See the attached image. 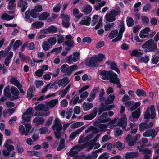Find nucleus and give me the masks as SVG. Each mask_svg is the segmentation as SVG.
Returning a JSON list of instances; mask_svg holds the SVG:
<instances>
[{
  "label": "nucleus",
  "instance_id": "obj_1",
  "mask_svg": "<svg viewBox=\"0 0 159 159\" xmlns=\"http://www.w3.org/2000/svg\"><path fill=\"white\" fill-rule=\"evenodd\" d=\"M99 74L104 80H109L110 83L115 84L120 83V80L117 77V75L112 71L101 70L99 71Z\"/></svg>",
  "mask_w": 159,
  "mask_h": 159
},
{
  "label": "nucleus",
  "instance_id": "obj_2",
  "mask_svg": "<svg viewBox=\"0 0 159 159\" xmlns=\"http://www.w3.org/2000/svg\"><path fill=\"white\" fill-rule=\"evenodd\" d=\"M105 58V55L103 54H100L98 56H93L86 62L85 65L90 68L97 67L98 66L99 62H102Z\"/></svg>",
  "mask_w": 159,
  "mask_h": 159
},
{
  "label": "nucleus",
  "instance_id": "obj_3",
  "mask_svg": "<svg viewBox=\"0 0 159 159\" xmlns=\"http://www.w3.org/2000/svg\"><path fill=\"white\" fill-rule=\"evenodd\" d=\"M142 48L145 49L144 52H153L157 49V43H155L153 39H151L142 45Z\"/></svg>",
  "mask_w": 159,
  "mask_h": 159
},
{
  "label": "nucleus",
  "instance_id": "obj_4",
  "mask_svg": "<svg viewBox=\"0 0 159 159\" xmlns=\"http://www.w3.org/2000/svg\"><path fill=\"white\" fill-rule=\"evenodd\" d=\"M78 68L77 65H73L69 66L67 64H64L61 67V71L63 73H66L64 76H69L72 74V72Z\"/></svg>",
  "mask_w": 159,
  "mask_h": 159
},
{
  "label": "nucleus",
  "instance_id": "obj_5",
  "mask_svg": "<svg viewBox=\"0 0 159 159\" xmlns=\"http://www.w3.org/2000/svg\"><path fill=\"white\" fill-rule=\"evenodd\" d=\"M156 116V112L155 107L154 105H152L150 107V109L149 108H147L144 113V118L146 120L143 123H146L147 124L150 118L153 119Z\"/></svg>",
  "mask_w": 159,
  "mask_h": 159
},
{
  "label": "nucleus",
  "instance_id": "obj_6",
  "mask_svg": "<svg viewBox=\"0 0 159 159\" xmlns=\"http://www.w3.org/2000/svg\"><path fill=\"white\" fill-rule=\"evenodd\" d=\"M61 16L62 19V26L65 28H68L70 25L69 22L70 19V16L62 13H61Z\"/></svg>",
  "mask_w": 159,
  "mask_h": 159
},
{
  "label": "nucleus",
  "instance_id": "obj_7",
  "mask_svg": "<svg viewBox=\"0 0 159 159\" xmlns=\"http://www.w3.org/2000/svg\"><path fill=\"white\" fill-rule=\"evenodd\" d=\"M52 128L53 131L56 130L58 131H61L62 130V124L59 121L58 118L55 119L52 126Z\"/></svg>",
  "mask_w": 159,
  "mask_h": 159
},
{
  "label": "nucleus",
  "instance_id": "obj_8",
  "mask_svg": "<svg viewBox=\"0 0 159 159\" xmlns=\"http://www.w3.org/2000/svg\"><path fill=\"white\" fill-rule=\"evenodd\" d=\"M141 110L139 108L134 111L131 114V116L129 117V120L131 121H135V119H138L140 115Z\"/></svg>",
  "mask_w": 159,
  "mask_h": 159
},
{
  "label": "nucleus",
  "instance_id": "obj_9",
  "mask_svg": "<svg viewBox=\"0 0 159 159\" xmlns=\"http://www.w3.org/2000/svg\"><path fill=\"white\" fill-rule=\"evenodd\" d=\"M17 5L18 7H22L20 11L22 13L25 11L28 7L27 0H19L17 2Z\"/></svg>",
  "mask_w": 159,
  "mask_h": 159
},
{
  "label": "nucleus",
  "instance_id": "obj_10",
  "mask_svg": "<svg viewBox=\"0 0 159 159\" xmlns=\"http://www.w3.org/2000/svg\"><path fill=\"white\" fill-rule=\"evenodd\" d=\"M108 116L107 112H104L97 119L101 123H106L110 120V118H107Z\"/></svg>",
  "mask_w": 159,
  "mask_h": 159
},
{
  "label": "nucleus",
  "instance_id": "obj_11",
  "mask_svg": "<svg viewBox=\"0 0 159 159\" xmlns=\"http://www.w3.org/2000/svg\"><path fill=\"white\" fill-rule=\"evenodd\" d=\"M58 85L61 87L64 85V86H66L69 82V78L68 77H65L59 80H57Z\"/></svg>",
  "mask_w": 159,
  "mask_h": 159
},
{
  "label": "nucleus",
  "instance_id": "obj_12",
  "mask_svg": "<svg viewBox=\"0 0 159 159\" xmlns=\"http://www.w3.org/2000/svg\"><path fill=\"white\" fill-rule=\"evenodd\" d=\"M139 155L137 152H126L125 155V159H133L137 158Z\"/></svg>",
  "mask_w": 159,
  "mask_h": 159
},
{
  "label": "nucleus",
  "instance_id": "obj_13",
  "mask_svg": "<svg viewBox=\"0 0 159 159\" xmlns=\"http://www.w3.org/2000/svg\"><path fill=\"white\" fill-rule=\"evenodd\" d=\"M123 117L120 118V120H118L116 125L119 126H122L125 125L126 126L127 124V118L125 115L123 114Z\"/></svg>",
  "mask_w": 159,
  "mask_h": 159
},
{
  "label": "nucleus",
  "instance_id": "obj_14",
  "mask_svg": "<svg viewBox=\"0 0 159 159\" xmlns=\"http://www.w3.org/2000/svg\"><path fill=\"white\" fill-rule=\"evenodd\" d=\"M92 10V7L89 5H87L86 7L84 6L82 8L81 11L84 13L85 15H88L90 13Z\"/></svg>",
  "mask_w": 159,
  "mask_h": 159
},
{
  "label": "nucleus",
  "instance_id": "obj_15",
  "mask_svg": "<svg viewBox=\"0 0 159 159\" xmlns=\"http://www.w3.org/2000/svg\"><path fill=\"white\" fill-rule=\"evenodd\" d=\"M64 43L67 46L65 48V50L67 52L70 51L71 48L73 47L75 45L74 41H65Z\"/></svg>",
  "mask_w": 159,
  "mask_h": 159
},
{
  "label": "nucleus",
  "instance_id": "obj_16",
  "mask_svg": "<svg viewBox=\"0 0 159 159\" xmlns=\"http://www.w3.org/2000/svg\"><path fill=\"white\" fill-rule=\"evenodd\" d=\"M115 98V96L112 94L109 95L107 100L105 101V105L110 104L113 102V101Z\"/></svg>",
  "mask_w": 159,
  "mask_h": 159
},
{
  "label": "nucleus",
  "instance_id": "obj_17",
  "mask_svg": "<svg viewBox=\"0 0 159 159\" xmlns=\"http://www.w3.org/2000/svg\"><path fill=\"white\" fill-rule=\"evenodd\" d=\"M93 107V104L90 102H84L83 104V107L84 111H88Z\"/></svg>",
  "mask_w": 159,
  "mask_h": 159
},
{
  "label": "nucleus",
  "instance_id": "obj_18",
  "mask_svg": "<svg viewBox=\"0 0 159 159\" xmlns=\"http://www.w3.org/2000/svg\"><path fill=\"white\" fill-rule=\"evenodd\" d=\"M106 19L109 22H112L116 20L115 17H114L111 13H107L105 15Z\"/></svg>",
  "mask_w": 159,
  "mask_h": 159
},
{
  "label": "nucleus",
  "instance_id": "obj_19",
  "mask_svg": "<svg viewBox=\"0 0 159 159\" xmlns=\"http://www.w3.org/2000/svg\"><path fill=\"white\" fill-rule=\"evenodd\" d=\"M121 13L120 8L119 6H118L116 7V9H114L110 11L111 13L114 17H116V16L119 15Z\"/></svg>",
  "mask_w": 159,
  "mask_h": 159
},
{
  "label": "nucleus",
  "instance_id": "obj_20",
  "mask_svg": "<svg viewBox=\"0 0 159 159\" xmlns=\"http://www.w3.org/2000/svg\"><path fill=\"white\" fill-rule=\"evenodd\" d=\"M49 13L48 12H43L39 15V19L40 20H44L47 19L49 16Z\"/></svg>",
  "mask_w": 159,
  "mask_h": 159
},
{
  "label": "nucleus",
  "instance_id": "obj_21",
  "mask_svg": "<svg viewBox=\"0 0 159 159\" xmlns=\"http://www.w3.org/2000/svg\"><path fill=\"white\" fill-rule=\"evenodd\" d=\"M45 120L43 117L35 118L33 122L37 125H42L44 122Z\"/></svg>",
  "mask_w": 159,
  "mask_h": 159
},
{
  "label": "nucleus",
  "instance_id": "obj_22",
  "mask_svg": "<svg viewBox=\"0 0 159 159\" xmlns=\"http://www.w3.org/2000/svg\"><path fill=\"white\" fill-rule=\"evenodd\" d=\"M149 57L148 55H145L144 57H141L138 59L139 62L141 63L144 62L145 64L147 63L149 60Z\"/></svg>",
  "mask_w": 159,
  "mask_h": 159
},
{
  "label": "nucleus",
  "instance_id": "obj_23",
  "mask_svg": "<svg viewBox=\"0 0 159 159\" xmlns=\"http://www.w3.org/2000/svg\"><path fill=\"white\" fill-rule=\"evenodd\" d=\"M44 26V23L43 22L39 21L34 22L32 25V26L34 28L39 29Z\"/></svg>",
  "mask_w": 159,
  "mask_h": 159
},
{
  "label": "nucleus",
  "instance_id": "obj_24",
  "mask_svg": "<svg viewBox=\"0 0 159 159\" xmlns=\"http://www.w3.org/2000/svg\"><path fill=\"white\" fill-rule=\"evenodd\" d=\"M131 56H135L139 58L143 55V53L140 52H139L137 49L134 50L130 53Z\"/></svg>",
  "mask_w": 159,
  "mask_h": 159
},
{
  "label": "nucleus",
  "instance_id": "obj_25",
  "mask_svg": "<svg viewBox=\"0 0 159 159\" xmlns=\"http://www.w3.org/2000/svg\"><path fill=\"white\" fill-rule=\"evenodd\" d=\"M11 93L15 96H19V92L18 89L15 87H11L10 89Z\"/></svg>",
  "mask_w": 159,
  "mask_h": 159
},
{
  "label": "nucleus",
  "instance_id": "obj_26",
  "mask_svg": "<svg viewBox=\"0 0 159 159\" xmlns=\"http://www.w3.org/2000/svg\"><path fill=\"white\" fill-rule=\"evenodd\" d=\"M137 95L139 97L142 96L145 97L147 96V94L145 91L142 89H138L136 92Z\"/></svg>",
  "mask_w": 159,
  "mask_h": 159
},
{
  "label": "nucleus",
  "instance_id": "obj_27",
  "mask_svg": "<svg viewBox=\"0 0 159 159\" xmlns=\"http://www.w3.org/2000/svg\"><path fill=\"white\" fill-rule=\"evenodd\" d=\"M110 66H111V69L116 71L118 74L120 73V70L118 68L116 63L115 62L111 63Z\"/></svg>",
  "mask_w": 159,
  "mask_h": 159
},
{
  "label": "nucleus",
  "instance_id": "obj_28",
  "mask_svg": "<svg viewBox=\"0 0 159 159\" xmlns=\"http://www.w3.org/2000/svg\"><path fill=\"white\" fill-rule=\"evenodd\" d=\"M50 114V112H36L34 114V116L36 117L43 116L46 117L49 116Z\"/></svg>",
  "mask_w": 159,
  "mask_h": 159
},
{
  "label": "nucleus",
  "instance_id": "obj_29",
  "mask_svg": "<svg viewBox=\"0 0 159 159\" xmlns=\"http://www.w3.org/2000/svg\"><path fill=\"white\" fill-rule=\"evenodd\" d=\"M118 33V30L116 29L112 30L109 34L108 37L110 39H113L117 36Z\"/></svg>",
  "mask_w": 159,
  "mask_h": 159
},
{
  "label": "nucleus",
  "instance_id": "obj_30",
  "mask_svg": "<svg viewBox=\"0 0 159 159\" xmlns=\"http://www.w3.org/2000/svg\"><path fill=\"white\" fill-rule=\"evenodd\" d=\"M9 85L6 86L4 89L3 93L4 95L7 97H11V95L9 92Z\"/></svg>",
  "mask_w": 159,
  "mask_h": 159
},
{
  "label": "nucleus",
  "instance_id": "obj_31",
  "mask_svg": "<svg viewBox=\"0 0 159 159\" xmlns=\"http://www.w3.org/2000/svg\"><path fill=\"white\" fill-rule=\"evenodd\" d=\"M49 33H55L58 31L57 28L53 25H51L48 28Z\"/></svg>",
  "mask_w": 159,
  "mask_h": 159
},
{
  "label": "nucleus",
  "instance_id": "obj_32",
  "mask_svg": "<svg viewBox=\"0 0 159 159\" xmlns=\"http://www.w3.org/2000/svg\"><path fill=\"white\" fill-rule=\"evenodd\" d=\"M17 152L20 154L24 152V149L21 145L20 142H18L17 145L16 147Z\"/></svg>",
  "mask_w": 159,
  "mask_h": 159
},
{
  "label": "nucleus",
  "instance_id": "obj_33",
  "mask_svg": "<svg viewBox=\"0 0 159 159\" xmlns=\"http://www.w3.org/2000/svg\"><path fill=\"white\" fill-rule=\"evenodd\" d=\"M35 110L36 111H41L44 110L45 111L48 110V109L46 108V109H45L44 105L43 104H40L36 106L35 108Z\"/></svg>",
  "mask_w": 159,
  "mask_h": 159
},
{
  "label": "nucleus",
  "instance_id": "obj_34",
  "mask_svg": "<svg viewBox=\"0 0 159 159\" xmlns=\"http://www.w3.org/2000/svg\"><path fill=\"white\" fill-rule=\"evenodd\" d=\"M116 147L119 150L123 149L125 147V145L120 141H117L116 143Z\"/></svg>",
  "mask_w": 159,
  "mask_h": 159
},
{
  "label": "nucleus",
  "instance_id": "obj_35",
  "mask_svg": "<svg viewBox=\"0 0 159 159\" xmlns=\"http://www.w3.org/2000/svg\"><path fill=\"white\" fill-rule=\"evenodd\" d=\"M58 99H56L50 100L48 103V105L51 108L54 107L58 103Z\"/></svg>",
  "mask_w": 159,
  "mask_h": 159
},
{
  "label": "nucleus",
  "instance_id": "obj_36",
  "mask_svg": "<svg viewBox=\"0 0 159 159\" xmlns=\"http://www.w3.org/2000/svg\"><path fill=\"white\" fill-rule=\"evenodd\" d=\"M39 14L38 12L32 9L30 11V15L32 17L34 18H39Z\"/></svg>",
  "mask_w": 159,
  "mask_h": 159
},
{
  "label": "nucleus",
  "instance_id": "obj_37",
  "mask_svg": "<svg viewBox=\"0 0 159 159\" xmlns=\"http://www.w3.org/2000/svg\"><path fill=\"white\" fill-rule=\"evenodd\" d=\"M33 109L32 107H29L26 111L23 113V116H26L27 115H32L33 114Z\"/></svg>",
  "mask_w": 159,
  "mask_h": 159
},
{
  "label": "nucleus",
  "instance_id": "obj_38",
  "mask_svg": "<svg viewBox=\"0 0 159 159\" xmlns=\"http://www.w3.org/2000/svg\"><path fill=\"white\" fill-rule=\"evenodd\" d=\"M141 17L142 19V22L143 25H146L149 23V20L147 17L142 16Z\"/></svg>",
  "mask_w": 159,
  "mask_h": 159
},
{
  "label": "nucleus",
  "instance_id": "obj_39",
  "mask_svg": "<svg viewBox=\"0 0 159 159\" xmlns=\"http://www.w3.org/2000/svg\"><path fill=\"white\" fill-rule=\"evenodd\" d=\"M126 23L128 27H131L134 25V21L132 17H127Z\"/></svg>",
  "mask_w": 159,
  "mask_h": 159
},
{
  "label": "nucleus",
  "instance_id": "obj_40",
  "mask_svg": "<svg viewBox=\"0 0 159 159\" xmlns=\"http://www.w3.org/2000/svg\"><path fill=\"white\" fill-rule=\"evenodd\" d=\"M48 41L49 44L52 46L54 45L57 42L56 38L54 37L49 38L48 40Z\"/></svg>",
  "mask_w": 159,
  "mask_h": 159
},
{
  "label": "nucleus",
  "instance_id": "obj_41",
  "mask_svg": "<svg viewBox=\"0 0 159 159\" xmlns=\"http://www.w3.org/2000/svg\"><path fill=\"white\" fill-rule=\"evenodd\" d=\"M22 44L21 41L20 40H17L15 42L13 47V50H16Z\"/></svg>",
  "mask_w": 159,
  "mask_h": 159
},
{
  "label": "nucleus",
  "instance_id": "obj_42",
  "mask_svg": "<svg viewBox=\"0 0 159 159\" xmlns=\"http://www.w3.org/2000/svg\"><path fill=\"white\" fill-rule=\"evenodd\" d=\"M25 18L26 19L30 20V22L31 23L33 20L32 19H30V9H28L25 12Z\"/></svg>",
  "mask_w": 159,
  "mask_h": 159
},
{
  "label": "nucleus",
  "instance_id": "obj_43",
  "mask_svg": "<svg viewBox=\"0 0 159 159\" xmlns=\"http://www.w3.org/2000/svg\"><path fill=\"white\" fill-rule=\"evenodd\" d=\"M159 61V54H156L153 56L152 59V62L154 64H156Z\"/></svg>",
  "mask_w": 159,
  "mask_h": 159
},
{
  "label": "nucleus",
  "instance_id": "obj_44",
  "mask_svg": "<svg viewBox=\"0 0 159 159\" xmlns=\"http://www.w3.org/2000/svg\"><path fill=\"white\" fill-rule=\"evenodd\" d=\"M92 131L93 134H97L101 131L105 132L107 130V129H102L99 130L97 128L92 126Z\"/></svg>",
  "mask_w": 159,
  "mask_h": 159
},
{
  "label": "nucleus",
  "instance_id": "obj_45",
  "mask_svg": "<svg viewBox=\"0 0 159 159\" xmlns=\"http://www.w3.org/2000/svg\"><path fill=\"white\" fill-rule=\"evenodd\" d=\"M98 16L97 15H94L92 17V23H91L92 25L94 26L98 21Z\"/></svg>",
  "mask_w": 159,
  "mask_h": 159
},
{
  "label": "nucleus",
  "instance_id": "obj_46",
  "mask_svg": "<svg viewBox=\"0 0 159 159\" xmlns=\"http://www.w3.org/2000/svg\"><path fill=\"white\" fill-rule=\"evenodd\" d=\"M115 25L114 23L111 24L109 23L105 25H104L105 30L106 31L110 30L111 28H112Z\"/></svg>",
  "mask_w": 159,
  "mask_h": 159
},
{
  "label": "nucleus",
  "instance_id": "obj_47",
  "mask_svg": "<svg viewBox=\"0 0 159 159\" xmlns=\"http://www.w3.org/2000/svg\"><path fill=\"white\" fill-rule=\"evenodd\" d=\"M95 117L94 115L91 113L84 116L83 117L84 119L85 120H91Z\"/></svg>",
  "mask_w": 159,
  "mask_h": 159
},
{
  "label": "nucleus",
  "instance_id": "obj_48",
  "mask_svg": "<svg viewBox=\"0 0 159 159\" xmlns=\"http://www.w3.org/2000/svg\"><path fill=\"white\" fill-rule=\"evenodd\" d=\"M62 49V47L61 46L57 48H55L52 49L51 51V53H53L55 52L56 54H59L61 51Z\"/></svg>",
  "mask_w": 159,
  "mask_h": 159
},
{
  "label": "nucleus",
  "instance_id": "obj_49",
  "mask_svg": "<svg viewBox=\"0 0 159 159\" xmlns=\"http://www.w3.org/2000/svg\"><path fill=\"white\" fill-rule=\"evenodd\" d=\"M42 48L44 51H47L49 48V44L47 41H44L43 43Z\"/></svg>",
  "mask_w": 159,
  "mask_h": 159
},
{
  "label": "nucleus",
  "instance_id": "obj_50",
  "mask_svg": "<svg viewBox=\"0 0 159 159\" xmlns=\"http://www.w3.org/2000/svg\"><path fill=\"white\" fill-rule=\"evenodd\" d=\"M146 123H141L139 124V130L141 132H143L145 129H147L146 125Z\"/></svg>",
  "mask_w": 159,
  "mask_h": 159
},
{
  "label": "nucleus",
  "instance_id": "obj_51",
  "mask_svg": "<svg viewBox=\"0 0 159 159\" xmlns=\"http://www.w3.org/2000/svg\"><path fill=\"white\" fill-rule=\"evenodd\" d=\"M19 131L21 133V134H24L25 136V133H26V130L22 125H20L19 126Z\"/></svg>",
  "mask_w": 159,
  "mask_h": 159
},
{
  "label": "nucleus",
  "instance_id": "obj_52",
  "mask_svg": "<svg viewBox=\"0 0 159 159\" xmlns=\"http://www.w3.org/2000/svg\"><path fill=\"white\" fill-rule=\"evenodd\" d=\"M24 125L26 128V133H25V136H27L29 133L30 129L31 128V125L30 124L27 123H25Z\"/></svg>",
  "mask_w": 159,
  "mask_h": 159
},
{
  "label": "nucleus",
  "instance_id": "obj_53",
  "mask_svg": "<svg viewBox=\"0 0 159 159\" xmlns=\"http://www.w3.org/2000/svg\"><path fill=\"white\" fill-rule=\"evenodd\" d=\"M5 147L9 152L12 151L14 149V147L13 145H9V144H6Z\"/></svg>",
  "mask_w": 159,
  "mask_h": 159
},
{
  "label": "nucleus",
  "instance_id": "obj_54",
  "mask_svg": "<svg viewBox=\"0 0 159 159\" xmlns=\"http://www.w3.org/2000/svg\"><path fill=\"white\" fill-rule=\"evenodd\" d=\"M108 154L107 153H103L99 156L98 159H108L109 156H107Z\"/></svg>",
  "mask_w": 159,
  "mask_h": 159
},
{
  "label": "nucleus",
  "instance_id": "obj_55",
  "mask_svg": "<svg viewBox=\"0 0 159 159\" xmlns=\"http://www.w3.org/2000/svg\"><path fill=\"white\" fill-rule=\"evenodd\" d=\"M61 5L60 3L57 4L56 6L53 8V11L56 13L59 12L61 9Z\"/></svg>",
  "mask_w": 159,
  "mask_h": 159
},
{
  "label": "nucleus",
  "instance_id": "obj_56",
  "mask_svg": "<svg viewBox=\"0 0 159 159\" xmlns=\"http://www.w3.org/2000/svg\"><path fill=\"white\" fill-rule=\"evenodd\" d=\"M53 120V117L52 116L49 118L47 121L45 123V125L46 126H50L52 123Z\"/></svg>",
  "mask_w": 159,
  "mask_h": 159
},
{
  "label": "nucleus",
  "instance_id": "obj_57",
  "mask_svg": "<svg viewBox=\"0 0 159 159\" xmlns=\"http://www.w3.org/2000/svg\"><path fill=\"white\" fill-rule=\"evenodd\" d=\"M35 11L38 12H41L42 11L43 9L42 8V6L41 5H38L35 7L33 9Z\"/></svg>",
  "mask_w": 159,
  "mask_h": 159
},
{
  "label": "nucleus",
  "instance_id": "obj_58",
  "mask_svg": "<svg viewBox=\"0 0 159 159\" xmlns=\"http://www.w3.org/2000/svg\"><path fill=\"white\" fill-rule=\"evenodd\" d=\"M151 8V6L150 4H147L143 7V9L144 12H147Z\"/></svg>",
  "mask_w": 159,
  "mask_h": 159
},
{
  "label": "nucleus",
  "instance_id": "obj_59",
  "mask_svg": "<svg viewBox=\"0 0 159 159\" xmlns=\"http://www.w3.org/2000/svg\"><path fill=\"white\" fill-rule=\"evenodd\" d=\"M123 132L121 130H117L114 132V135L116 137H118L122 135Z\"/></svg>",
  "mask_w": 159,
  "mask_h": 159
},
{
  "label": "nucleus",
  "instance_id": "obj_60",
  "mask_svg": "<svg viewBox=\"0 0 159 159\" xmlns=\"http://www.w3.org/2000/svg\"><path fill=\"white\" fill-rule=\"evenodd\" d=\"M149 132H150V136L152 138H154L157 134V133L156 132L155 130L154 129H152L151 130H149Z\"/></svg>",
  "mask_w": 159,
  "mask_h": 159
},
{
  "label": "nucleus",
  "instance_id": "obj_61",
  "mask_svg": "<svg viewBox=\"0 0 159 159\" xmlns=\"http://www.w3.org/2000/svg\"><path fill=\"white\" fill-rule=\"evenodd\" d=\"M10 82L11 84L16 85L18 83H19V81L16 78H13L10 80Z\"/></svg>",
  "mask_w": 159,
  "mask_h": 159
},
{
  "label": "nucleus",
  "instance_id": "obj_62",
  "mask_svg": "<svg viewBox=\"0 0 159 159\" xmlns=\"http://www.w3.org/2000/svg\"><path fill=\"white\" fill-rule=\"evenodd\" d=\"M43 73V71L42 70H37L35 72L36 76L38 77H41Z\"/></svg>",
  "mask_w": 159,
  "mask_h": 159
},
{
  "label": "nucleus",
  "instance_id": "obj_63",
  "mask_svg": "<svg viewBox=\"0 0 159 159\" xmlns=\"http://www.w3.org/2000/svg\"><path fill=\"white\" fill-rule=\"evenodd\" d=\"M77 134H78V133L75 131L70 134L69 138L71 139V140H73L76 137V135Z\"/></svg>",
  "mask_w": 159,
  "mask_h": 159
},
{
  "label": "nucleus",
  "instance_id": "obj_64",
  "mask_svg": "<svg viewBox=\"0 0 159 159\" xmlns=\"http://www.w3.org/2000/svg\"><path fill=\"white\" fill-rule=\"evenodd\" d=\"M74 113L76 114H79L81 112L80 107L78 106H76L74 108Z\"/></svg>",
  "mask_w": 159,
  "mask_h": 159
}]
</instances>
